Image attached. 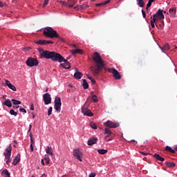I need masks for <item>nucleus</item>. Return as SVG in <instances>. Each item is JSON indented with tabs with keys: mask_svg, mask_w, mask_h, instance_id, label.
<instances>
[{
	"mask_svg": "<svg viewBox=\"0 0 177 177\" xmlns=\"http://www.w3.org/2000/svg\"><path fill=\"white\" fill-rule=\"evenodd\" d=\"M6 84L12 90L17 91V88L8 80H6Z\"/></svg>",
	"mask_w": 177,
	"mask_h": 177,
	"instance_id": "nucleus-24",
	"label": "nucleus"
},
{
	"mask_svg": "<svg viewBox=\"0 0 177 177\" xmlns=\"http://www.w3.org/2000/svg\"><path fill=\"white\" fill-rule=\"evenodd\" d=\"M19 111H21V113H27V111L24 108H20Z\"/></svg>",
	"mask_w": 177,
	"mask_h": 177,
	"instance_id": "nucleus-47",
	"label": "nucleus"
},
{
	"mask_svg": "<svg viewBox=\"0 0 177 177\" xmlns=\"http://www.w3.org/2000/svg\"><path fill=\"white\" fill-rule=\"evenodd\" d=\"M91 82H92L93 84H95V80L93 78L91 80Z\"/></svg>",
	"mask_w": 177,
	"mask_h": 177,
	"instance_id": "nucleus-53",
	"label": "nucleus"
},
{
	"mask_svg": "<svg viewBox=\"0 0 177 177\" xmlns=\"http://www.w3.org/2000/svg\"><path fill=\"white\" fill-rule=\"evenodd\" d=\"M83 76L82 73H80L78 70H76V72L74 74V78L76 80L82 79Z\"/></svg>",
	"mask_w": 177,
	"mask_h": 177,
	"instance_id": "nucleus-21",
	"label": "nucleus"
},
{
	"mask_svg": "<svg viewBox=\"0 0 177 177\" xmlns=\"http://www.w3.org/2000/svg\"><path fill=\"white\" fill-rule=\"evenodd\" d=\"M19 106L18 105V106H13V109H19Z\"/></svg>",
	"mask_w": 177,
	"mask_h": 177,
	"instance_id": "nucleus-60",
	"label": "nucleus"
},
{
	"mask_svg": "<svg viewBox=\"0 0 177 177\" xmlns=\"http://www.w3.org/2000/svg\"><path fill=\"white\" fill-rule=\"evenodd\" d=\"M80 9H86V8H88V6L86 4H82L80 6Z\"/></svg>",
	"mask_w": 177,
	"mask_h": 177,
	"instance_id": "nucleus-43",
	"label": "nucleus"
},
{
	"mask_svg": "<svg viewBox=\"0 0 177 177\" xmlns=\"http://www.w3.org/2000/svg\"><path fill=\"white\" fill-rule=\"evenodd\" d=\"M82 82H83L82 86H83L84 88L87 89L88 88V84L86 82V80L83 79Z\"/></svg>",
	"mask_w": 177,
	"mask_h": 177,
	"instance_id": "nucleus-35",
	"label": "nucleus"
},
{
	"mask_svg": "<svg viewBox=\"0 0 177 177\" xmlns=\"http://www.w3.org/2000/svg\"><path fill=\"white\" fill-rule=\"evenodd\" d=\"M165 165L169 168H174L176 165L174 162H165Z\"/></svg>",
	"mask_w": 177,
	"mask_h": 177,
	"instance_id": "nucleus-25",
	"label": "nucleus"
},
{
	"mask_svg": "<svg viewBox=\"0 0 177 177\" xmlns=\"http://www.w3.org/2000/svg\"><path fill=\"white\" fill-rule=\"evenodd\" d=\"M92 59L95 62V66H91L90 70L94 76H97L100 71L104 67V61H103L102 57L97 52L94 53Z\"/></svg>",
	"mask_w": 177,
	"mask_h": 177,
	"instance_id": "nucleus-1",
	"label": "nucleus"
},
{
	"mask_svg": "<svg viewBox=\"0 0 177 177\" xmlns=\"http://www.w3.org/2000/svg\"><path fill=\"white\" fill-rule=\"evenodd\" d=\"M137 4L140 8H144L145 3L144 2V0H136Z\"/></svg>",
	"mask_w": 177,
	"mask_h": 177,
	"instance_id": "nucleus-29",
	"label": "nucleus"
},
{
	"mask_svg": "<svg viewBox=\"0 0 177 177\" xmlns=\"http://www.w3.org/2000/svg\"><path fill=\"white\" fill-rule=\"evenodd\" d=\"M12 102L13 104H15V105H18V104H21V101H19V100H15V99H12Z\"/></svg>",
	"mask_w": 177,
	"mask_h": 177,
	"instance_id": "nucleus-37",
	"label": "nucleus"
},
{
	"mask_svg": "<svg viewBox=\"0 0 177 177\" xmlns=\"http://www.w3.org/2000/svg\"><path fill=\"white\" fill-rule=\"evenodd\" d=\"M54 44V41H50V40H45V45L46 44Z\"/></svg>",
	"mask_w": 177,
	"mask_h": 177,
	"instance_id": "nucleus-45",
	"label": "nucleus"
},
{
	"mask_svg": "<svg viewBox=\"0 0 177 177\" xmlns=\"http://www.w3.org/2000/svg\"><path fill=\"white\" fill-rule=\"evenodd\" d=\"M156 23H157V21H156L155 20L151 19V21H150L151 27L152 28H155V27H156L155 24H156Z\"/></svg>",
	"mask_w": 177,
	"mask_h": 177,
	"instance_id": "nucleus-36",
	"label": "nucleus"
},
{
	"mask_svg": "<svg viewBox=\"0 0 177 177\" xmlns=\"http://www.w3.org/2000/svg\"><path fill=\"white\" fill-rule=\"evenodd\" d=\"M53 112V107L50 106L48 109V115H51Z\"/></svg>",
	"mask_w": 177,
	"mask_h": 177,
	"instance_id": "nucleus-44",
	"label": "nucleus"
},
{
	"mask_svg": "<svg viewBox=\"0 0 177 177\" xmlns=\"http://www.w3.org/2000/svg\"><path fill=\"white\" fill-rule=\"evenodd\" d=\"M30 151L33 152L34 151V147L33 145H35V140L33 138H30Z\"/></svg>",
	"mask_w": 177,
	"mask_h": 177,
	"instance_id": "nucleus-30",
	"label": "nucleus"
},
{
	"mask_svg": "<svg viewBox=\"0 0 177 177\" xmlns=\"http://www.w3.org/2000/svg\"><path fill=\"white\" fill-rule=\"evenodd\" d=\"M30 110H35V106H34V104H30Z\"/></svg>",
	"mask_w": 177,
	"mask_h": 177,
	"instance_id": "nucleus-50",
	"label": "nucleus"
},
{
	"mask_svg": "<svg viewBox=\"0 0 177 177\" xmlns=\"http://www.w3.org/2000/svg\"><path fill=\"white\" fill-rule=\"evenodd\" d=\"M87 77H88V79H89L90 80L93 79V77H91V76H90V75H87Z\"/></svg>",
	"mask_w": 177,
	"mask_h": 177,
	"instance_id": "nucleus-59",
	"label": "nucleus"
},
{
	"mask_svg": "<svg viewBox=\"0 0 177 177\" xmlns=\"http://www.w3.org/2000/svg\"><path fill=\"white\" fill-rule=\"evenodd\" d=\"M58 39H59L62 41L64 42V39L62 38L61 37H58Z\"/></svg>",
	"mask_w": 177,
	"mask_h": 177,
	"instance_id": "nucleus-57",
	"label": "nucleus"
},
{
	"mask_svg": "<svg viewBox=\"0 0 177 177\" xmlns=\"http://www.w3.org/2000/svg\"><path fill=\"white\" fill-rule=\"evenodd\" d=\"M44 160H46V163L47 165L50 164V159L48 158H44Z\"/></svg>",
	"mask_w": 177,
	"mask_h": 177,
	"instance_id": "nucleus-48",
	"label": "nucleus"
},
{
	"mask_svg": "<svg viewBox=\"0 0 177 177\" xmlns=\"http://www.w3.org/2000/svg\"><path fill=\"white\" fill-rule=\"evenodd\" d=\"M97 152L100 154L104 155L106 154L108 152L107 149H97Z\"/></svg>",
	"mask_w": 177,
	"mask_h": 177,
	"instance_id": "nucleus-34",
	"label": "nucleus"
},
{
	"mask_svg": "<svg viewBox=\"0 0 177 177\" xmlns=\"http://www.w3.org/2000/svg\"><path fill=\"white\" fill-rule=\"evenodd\" d=\"M104 133H105V135H107V136L105 137L104 140H105L106 142H109V140H107V138H109V137L112 134V131L110 130V129L106 128V129H105Z\"/></svg>",
	"mask_w": 177,
	"mask_h": 177,
	"instance_id": "nucleus-18",
	"label": "nucleus"
},
{
	"mask_svg": "<svg viewBox=\"0 0 177 177\" xmlns=\"http://www.w3.org/2000/svg\"><path fill=\"white\" fill-rule=\"evenodd\" d=\"M104 125L106 127H109V129H116L120 126L119 123L113 122L110 120L104 122Z\"/></svg>",
	"mask_w": 177,
	"mask_h": 177,
	"instance_id": "nucleus-11",
	"label": "nucleus"
},
{
	"mask_svg": "<svg viewBox=\"0 0 177 177\" xmlns=\"http://www.w3.org/2000/svg\"><path fill=\"white\" fill-rule=\"evenodd\" d=\"M41 164L42 165H45V163H44V159H41Z\"/></svg>",
	"mask_w": 177,
	"mask_h": 177,
	"instance_id": "nucleus-54",
	"label": "nucleus"
},
{
	"mask_svg": "<svg viewBox=\"0 0 177 177\" xmlns=\"http://www.w3.org/2000/svg\"><path fill=\"white\" fill-rule=\"evenodd\" d=\"M110 2H111L110 0H107L104 2L100 3H97V4H95V6L97 7L105 6V5H108V3H109Z\"/></svg>",
	"mask_w": 177,
	"mask_h": 177,
	"instance_id": "nucleus-27",
	"label": "nucleus"
},
{
	"mask_svg": "<svg viewBox=\"0 0 177 177\" xmlns=\"http://www.w3.org/2000/svg\"><path fill=\"white\" fill-rule=\"evenodd\" d=\"M46 39H39L35 41L37 45H45Z\"/></svg>",
	"mask_w": 177,
	"mask_h": 177,
	"instance_id": "nucleus-33",
	"label": "nucleus"
},
{
	"mask_svg": "<svg viewBox=\"0 0 177 177\" xmlns=\"http://www.w3.org/2000/svg\"><path fill=\"white\" fill-rule=\"evenodd\" d=\"M50 59L53 62L62 63L63 62V60H64V57H62L61 54H59V53L52 51Z\"/></svg>",
	"mask_w": 177,
	"mask_h": 177,
	"instance_id": "nucleus-4",
	"label": "nucleus"
},
{
	"mask_svg": "<svg viewBox=\"0 0 177 177\" xmlns=\"http://www.w3.org/2000/svg\"><path fill=\"white\" fill-rule=\"evenodd\" d=\"M12 153V145L11 144L4 151L5 158L6 160L7 165H9L11 162L10 156Z\"/></svg>",
	"mask_w": 177,
	"mask_h": 177,
	"instance_id": "nucleus-6",
	"label": "nucleus"
},
{
	"mask_svg": "<svg viewBox=\"0 0 177 177\" xmlns=\"http://www.w3.org/2000/svg\"><path fill=\"white\" fill-rule=\"evenodd\" d=\"M45 151L47 154L51 156L52 157L54 156L53 149L51 147L47 146L45 149Z\"/></svg>",
	"mask_w": 177,
	"mask_h": 177,
	"instance_id": "nucleus-16",
	"label": "nucleus"
},
{
	"mask_svg": "<svg viewBox=\"0 0 177 177\" xmlns=\"http://www.w3.org/2000/svg\"><path fill=\"white\" fill-rule=\"evenodd\" d=\"M37 50L39 53V57L44 59H51L53 51H50L48 50H44L42 48H38Z\"/></svg>",
	"mask_w": 177,
	"mask_h": 177,
	"instance_id": "nucleus-3",
	"label": "nucleus"
},
{
	"mask_svg": "<svg viewBox=\"0 0 177 177\" xmlns=\"http://www.w3.org/2000/svg\"><path fill=\"white\" fill-rule=\"evenodd\" d=\"M4 177H10V174L8 172L7 169H5L2 171L1 174Z\"/></svg>",
	"mask_w": 177,
	"mask_h": 177,
	"instance_id": "nucleus-32",
	"label": "nucleus"
},
{
	"mask_svg": "<svg viewBox=\"0 0 177 177\" xmlns=\"http://www.w3.org/2000/svg\"><path fill=\"white\" fill-rule=\"evenodd\" d=\"M43 100L44 102V104L48 105L51 103L52 98L50 94L46 93L43 95Z\"/></svg>",
	"mask_w": 177,
	"mask_h": 177,
	"instance_id": "nucleus-12",
	"label": "nucleus"
},
{
	"mask_svg": "<svg viewBox=\"0 0 177 177\" xmlns=\"http://www.w3.org/2000/svg\"><path fill=\"white\" fill-rule=\"evenodd\" d=\"M141 153L145 156H147L148 153L142 151Z\"/></svg>",
	"mask_w": 177,
	"mask_h": 177,
	"instance_id": "nucleus-55",
	"label": "nucleus"
},
{
	"mask_svg": "<svg viewBox=\"0 0 177 177\" xmlns=\"http://www.w3.org/2000/svg\"><path fill=\"white\" fill-rule=\"evenodd\" d=\"M165 151H169L171 153H176V151L169 146H166Z\"/></svg>",
	"mask_w": 177,
	"mask_h": 177,
	"instance_id": "nucleus-26",
	"label": "nucleus"
},
{
	"mask_svg": "<svg viewBox=\"0 0 177 177\" xmlns=\"http://www.w3.org/2000/svg\"><path fill=\"white\" fill-rule=\"evenodd\" d=\"M174 151H177V146H176L175 147H174Z\"/></svg>",
	"mask_w": 177,
	"mask_h": 177,
	"instance_id": "nucleus-61",
	"label": "nucleus"
},
{
	"mask_svg": "<svg viewBox=\"0 0 177 177\" xmlns=\"http://www.w3.org/2000/svg\"><path fill=\"white\" fill-rule=\"evenodd\" d=\"M160 48L161 49L162 53H165L166 50H169L170 47L169 44H165L163 45L162 47L160 46Z\"/></svg>",
	"mask_w": 177,
	"mask_h": 177,
	"instance_id": "nucleus-23",
	"label": "nucleus"
},
{
	"mask_svg": "<svg viewBox=\"0 0 177 177\" xmlns=\"http://www.w3.org/2000/svg\"><path fill=\"white\" fill-rule=\"evenodd\" d=\"M105 71L112 73L115 80H120L122 78L120 73L115 68H105Z\"/></svg>",
	"mask_w": 177,
	"mask_h": 177,
	"instance_id": "nucleus-9",
	"label": "nucleus"
},
{
	"mask_svg": "<svg viewBox=\"0 0 177 177\" xmlns=\"http://www.w3.org/2000/svg\"><path fill=\"white\" fill-rule=\"evenodd\" d=\"M68 87H73V85L72 84H69Z\"/></svg>",
	"mask_w": 177,
	"mask_h": 177,
	"instance_id": "nucleus-64",
	"label": "nucleus"
},
{
	"mask_svg": "<svg viewBox=\"0 0 177 177\" xmlns=\"http://www.w3.org/2000/svg\"><path fill=\"white\" fill-rule=\"evenodd\" d=\"M62 62H64L65 63L64 64H61L60 66L63 67L65 69H70L71 68V64L70 62L68 61V59H65V58H64V59L62 60Z\"/></svg>",
	"mask_w": 177,
	"mask_h": 177,
	"instance_id": "nucleus-14",
	"label": "nucleus"
},
{
	"mask_svg": "<svg viewBox=\"0 0 177 177\" xmlns=\"http://www.w3.org/2000/svg\"><path fill=\"white\" fill-rule=\"evenodd\" d=\"M10 113L11 114V115H15V117H17L18 114L17 112L15 111L13 109L10 110Z\"/></svg>",
	"mask_w": 177,
	"mask_h": 177,
	"instance_id": "nucleus-39",
	"label": "nucleus"
},
{
	"mask_svg": "<svg viewBox=\"0 0 177 177\" xmlns=\"http://www.w3.org/2000/svg\"><path fill=\"white\" fill-rule=\"evenodd\" d=\"M156 0H148L147 3V8H150L153 3V2H155Z\"/></svg>",
	"mask_w": 177,
	"mask_h": 177,
	"instance_id": "nucleus-40",
	"label": "nucleus"
},
{
	"mask_svg": "<svg viewBox=\"0 0 177 177\" xmlns=\"http://www.w3.org/2000/svg\"><path fill=\"white\" fill-rule=\"evenodd\" d=\"M26 65L29 67L37 66L39 61L36 58H28L26 59Z\"/></svg>",
	"mask_w": 177,
	"mask_h": 177,
	"instance_id": "nucleus-8",
	"label": "nucleus"
},
{
	"mask_svg": "<svg viewBox=\"0 0 177 177\" xmlns=\"http://www.w3.org/2000/svg\"><path fill=\"white\" fill-rule=\"evenodd\" d=\"M73 156L77 160L82 162L83 154L82 152L80 150V149H75L73 150Z\"/></svg>",
	"mask_w": 177,
	"mask_h": 177,
	"instance_id": "nucleus-10",
	"label": "nucleus"
},
{
	"mask_svg": "<svg viewBox=\"0 0 177 177\" xmlns=\"http://www.w3.org/2000/svg\"><path fill=\"white\" fill-rule=\"evenodd\" d=\"M96 174L94 173H91L88 177H95Z\"/></svg>",
	"mask_w": 177,
	"mask_h": 177,
	"instance_id": "nucleus-52",
	"label": "nucleus"
},
{
	"mask_svg": "<svg viewBox=\"0 0 177 177\" xmlns=\"http://www.w3.org/2000/svg\"><path fill=\"white\" fill-rule=\"evenodd\" d=\"M54 109L56 111L60 113L62 110V99L59 97H55L54 101Z\"/></svg>",
	"mask_w": 177,
	"mask_h": 177,
	"instance_id": "nucleus-7",
	"label": "nucleus"
},
{
	"mask_svg": "<svg viewBox=\"0 0 177 177\" xmlns=\"http://www.w3.org/2000/svg\"><path fill=\"white\" fill-rule=\"evenodd\" d=\"M43 34L45 37L50 39L60 38L59 35L52 27H46L44 30Z\"/></svg>",
	"mask_w": 177,
	"mask_h": 177,
	"instance_id": "nucleus-2",
	"label": "nucleus"
},
{
	"mask_svg": "<svg viewBox=\"0 0 177 177\" xmlns=\"http://www.w3.org/2000/svg\"><path fill=\"white\" fill-rule=\"evenodd\" d=\"M73 9H75L76 10H80V6H74Z\"/></svg>",
	"mask_w": 177,
	"mask_h": 177,
	"instance_id": "nucleus-51",
	"label": "nucleus"
},
{
	"mask_svg": "<svg viewBox=\"0 0 177 177\" xmlns=\"http://www.w3.org/2000/svg\"><path fill=\"white\" fill-rule=\"evenodd\" d=\"M141 12H142V17L144 19H146L147 18L146 12L143 10H141Z\"/></svg>",
	"mask_w": 177,
	"mask_h": 177,
	"instance_id": "nucleus-46",
	"label": "nucleus"
},
{
	"mask_svg": "<svg viewBox=\"0 0 177 177\" xmlns=\"http://www.w3.org/2000/svg\"><path fill=\"white\" fill-rule=\"evenodd\" d=\"M97 141V138H95V137L91 138L88 140V145L92 146L96 144Z\"/></svg>",
	"mask_w": 177,
	"mask_h": 177,
	"instance_id": "nucleus-19",
	"label": "nucleus"
},
{
	"mask_svg": "<svg viewBox=\"0 0 177 177\" xmlns=\"http://www.w3.org/2000/svg\"><path fill=\"white\" fill-rule=\"evenodd\" d=\"M41 177H47V176L46 174H43Z\"/></svg>",
	"mask_w": 177,
	"mask_h": 177,
	"instance_id": "nucleus-63",
	"label": "nucleus"
},
{
	"mask_svg": "<svg viewBox=\"0 0 177 177\" xmlns=\"http://www.w3.org/2000/svg\"><path fill=\"white\" fill-rule=\"evenodd\" d=\"M90 127H91V129H97V125H96V124L95 123H94V122H91L90 123Z\"/></svg>",
	"mask_w": 177,
	"mask_h": 177,
	"instance_id": "nucleus-38",
	"label": "nucleus"
},
{
	"mask_svg": "<svg viewBox=\"0 0 177 177\" xmlns=\"http://www.w3.org/2000/svg\"><path fill=\"white\" fill-rule=\"evenodd\" d=\"M29 136H30V139H32L33 138L32 133H30Z\"/></svg>",
	"mask_w": 177,
	"mask_h": 177,
	"instance_id": "nucleus-56",
	"label": "nucleus"
},
{
	"mask_svg": "<svg viewBox=\"0 0 177 177\" xmlns=\"http://www.w3.org/2000/svg\"><path fill=\"white\" fill-rule=\"evenodd\" d=\"M59 3H60L61 5H62V6H68V3L66 1H60L59 2Z\"/></svg>",
	"mask_w": 177,
	"mask_h": 177,
	"instance_id": "nucleus-41",
	"label": "nucleus"
},
{
	"mask_svg": "<svg viewBox=\"0 0 177 177\" xmlns=\"http://www.w3.org/2000/svg\"><path fill=\"white\" fill-rule=\"evenodd\" d=\"M153 157L157 160L158 161H160L162 162H163L165 159V158L162 157L160 155H159L158 153H156L153 155Z\"/></svg>",
	"mask_w": 177,
	"mask_h": 177,
	"instance_id": "nucleus-17",
	"label": "nucleus"
},
{
	"mask_svg": "<svg viewBox=\"0 0 177 177\" xmlns=\"http://www.w3.org/2000/svg\"><path fill=\"white\" fill-rule=\"evenodd\" d=\"M150 19L156 21V22L158 20H163V19H165V15L163 14V10H162L160 9L158 10V12H156V14H154L153 15V17L151 16Z\"/></svg>",
	"mask_w": 177,
	"mask_h": 177,
	"instance_id": "nucleus-5",
	"label": "nucleus"
},
{
	"mask_svg": "<svg viewBox=\"0 0 177 177\" xmlns=\"http://www.w3.org/2000/svg\"><path fill=\"white\" fill-rule=\"evenodd\" d=\"M3 104L6 105L8 107H12V102L9 99L6 100L4 102H3Z\"/></svg>",
	"mask_w": 177,
	"mask_h": 177,
	"instance_id": "nucleus-31",
	"label": "nucleus"
},
{
	"mask_svg": "<svg viewBox=\"0 0 177 177\" xmlns=\"http://www.w3.org/2000/svg\"><path fill=\"white\" fill-rule=\"evenodd\" d=\"M177 10L175 8H171L169 10V13L170 14L171 17L175 18L176 17Z\"/></svg>",
	"mask_w": 177,
	"mask_h": 177,
	"instance_id": "nucleus-15",
	"label": "nucleus"
},
{
	"mask_svg": "<svg viewBox=\"0 0 177 177\" xmlns=\"http://www.w3.org/2000/svg\"><path fill=\"white\" fill-rule=\"evenodd\" d=\"M93 102H97L98 101V100L97 99V96L95 95H93L91 97Z\"/></svg>",
	"mask_w": 177,
	"mask_h": 177,
	"instance_id": "nucleus-42",
	"label": "nucleus"
},
{
	"mask_svg": "<svg viewBox=\"0 0 177 177\" xmlns=\"http://www.w3.org/2000/svg\"><path fill=\"white\" fill-rule=\"evenodd\" d=\"M82 112L84 115H87V117H92L93 115V114L89 109L84 106L82 107Z\"/></svg>",
	"mask_w": 177,
	"mask_h": 177,
	"instance_id": "nucleus-13",
	"label": "nucleus"
},
{
	"mask_svg": "<svg viewBox=\"0 0 177 177\" xmlns=\"http://www.w3.org/2000/svg\"><path fill=\"white\" fill-rule=\"evenodd\" d=\"M20 161V153H17L16 156H15V159L12 162L13 165H17L18 162Z\"/></svg>",
	"mask_w": 177,
	"mask_h": 177,
	"instance_id": "nucleus-22",
	"label": "nucleus"
},
{
	"mask_svg": "<svg viewBox=\"0 0 177 177\" xmlns=\"http://www.w3.org/2000/svg\"><path fill=\"white\" fill-rule=\"evenodd\" d=\"M48 2H49V0H44L43 6H46V5H48Z\"/></svg>",
	"mask_w": 177,
	"mask_h": 177,
	"instance_id": "nucleus-49",
	"label": "nucleus"
},
{
	"mask_svg": "<svg viewBox=\"0 0 177 177\" xmlns=\"http://www.w3.org/2000/svg\"><path fill=\"white\" fill-rule=\"evenodd\" d=\"M29 129H32V124H29Z\"/></svg>",
	"mask_w": 177,
	"mask_h": 177,
	"instance_id": "nucleus-62",
	"label": "nucleus"
},
{
	"mask_svg": "<svg viewBox=\"0 0 177 177\" xmlns=\"http://www.w3.org/2000/svg\"><path fill=\"white\" fill-rule=\"evenodd\" d=\"M0 6H1V8H3V3L1 2V1H0Z\"/></svg>",
	"mask_w": 177,
	"mask_h": 177,
	"instance_id": "nucleus-58",
	"label": "nucleus"
},
{
	"mask_svg": "<svg viewBox=\"0 0 177 177\" xmlns=\"http://www.w3.org/2000/svg\"><path fill=\"white\" fill-rule=\"evenodd\" d=\"M77 3V0H68L67 1V6L68 8H74V5Z\"/></svg>",
	"mask_w": 177,
	"mask_h": 177,
	"instance_id": "nucleus-20",
	"label": "nucleus"
},
{
	"mask_svg": "<svg viewBox=\"0 0 177 177\" xmlns=\"http://www.w3.org/2000/svg\"><path fill=\"white\" fill-rule=\"evenodd\" d=\"M72 54L76 55V54H82V50L80 48L74 49L72 50Z\"/></svg>",
	"mask_w": 177,
	"mask_h": 177,
	"instance_id": "nucleus-28",
	"label": "nucleus"
}]
</instances>
